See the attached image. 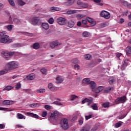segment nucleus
<instances>
[{
  "mask_svg": "<svg viewBox=\"0 0 131 131\" xmlns=\"http://www.w3.org/2000/svg\"><path fill=\"white\" fill-rule=\"evenodd\" d=\"M19 64L16 61H11L7 63L5 66L6 68H7L8 70H14L16 68H18Z\"/></svg>",
  "mask_w": 131,
  "mask_h": 131,
  "instance_id": "f257e3e1",
  "label": "nucleus"
},
{
  "mask_svg": "<svg viewBox=\"0 0 131 131\" xmlns=\"http://www.w3.org/2000/svg\"><path fill=\"white\" fill-rule=\"evenodd\" d=\"M60 127L62 129L66 130L69 128V124H68V119L66 118L62 119L60 122Z\"/></svg>",
  "mask_w": 131,
  "mask_h": 131,
  "instance_id": "f03ea898",
  "label": "nucleus"
},
{
  "mask_svg": "<svg viewBox=\"0 0 131 131\" xmlns=\"http://www.w3.org/2000/svg\"><path fill=\"white\" fill-rule=\"evenodd\" d=\"M59 112L58 111H54L53 113H51V115L48 117V120L50 121L51 122H53L56 119V118H57L59 117Z\"/></svg>",
  "mask_w": 131,
  "mask_h": 131,
  "instance_id": "7ed1b4c3",
  "label": "nucleus"
},
{
  "mask_svg": "<svg viewBox=\"0 0 131 131\" xmlns=\"http://www.w3.org/2000/svg\"><path fill=\"white\" fill-rule=\"evenodd\" d=\"M14 54H15L14 52H9L7 51L2 52V54L4 55V58H5L6 60H10L11 56H13Z\"/></svg>",
  "mask_w": 131,
  "mask_h": 131,
  "instance_id": "20e7f679",
  "label": "nucleus"
},
{
  "mask_svg": "<svg viewBox=\"0 0 131 131\" xmlns=\"http://www.w3.org/2000/svg\"><path fill=\"white\" fill-rule=\"evenodd\" d=\"M12 40V39H10V37L8 35L0 38V42L2 43H11Z\"/></svg>",
  "mask_w": 131,
  "mask_h": 131,
  "instance_id": "39448f33",
  "label": "nucleus"
},
{
  "mask_svg": "<svg viewBox=\"0 0 131 131\" xmlns=\"http://www.w3.org/2000/svg\"><path fill=\"white\" fill-rule=\"evenodd\" d=\"M100 16L103 17L105 19H109L111 17L110 13L105 10H103L100 12Z\"/></svg>",
  "mask_w": 131,
  "mask_h": 131,
  "instance_id": "423d86ee",
  "label": "nucleus"
},
{
  "mask_svg": "<svg viewBox=\"0 0 131 131\" xmlns=\"http://www.w3.org/2000/svg\"><path fill=\"white\" fill-rule=\"evenodd\" d=\"M127 98L126 96H123L120 98H118L116 100V103L119 104V103H125L127 100Z\"/></svg>",
  "mask_w": 131,
  "mask_h": 131,
  "instance_id": "0eeeda50",
  "label": "nucleus"
},
{
  "mask_svg": "<svg viewBox=\"0 0 131 131\" xmlns=\"http://www.w3.org/2000/svg\"><path fill=\"white\" fill-rule=\"evenodd\" d=\"M58 24L59 25H65L66 24V21L67 19L65 17H59L56 20Z\"/></svg>",
  "mask_w": 131,
  "mask_h": 131,
  "instance_id": "6e6552de",
  "label": "nucleus"
},
{
  "mask_svg": "<svg viewBox=\"0 0 131 131\" xmlns=\"http://www.w3.org/2000/svg\"><path fill=\"white\" fill-rule=\"evenodd\" d=\"M39 22H40L39 18L37 17H34L32 18L31 23L32 25L36 26L39 24Z\"/></svg>",
  "mask_w": 131,
  "mask_h": 131,
  "instance_id": "1a4fd4ad",
  "label": "nucleus"
},
{
  "mask_svg": "<svg viewBox=\"0 0 131 131\" xmlns=\"http://www.w3.org/2000/svg\"><path fill=\"white\" fill-rule=\"evenodd\" d=\"M129 63V60L127 59H125L122 62V64L120 65V69L121 70H124L125 68L128 66Z\"/></svg>",
  "mask_w": 131,
  "mask_h": 131,
  "instance_id": "9d476101",
  "label": "nucleus"
},
{
  "mask_svg": "<svg viewBox=\"0 0 131 131\" xmlns=\"http://www.w3.org/2000/svg\"><path fill=\"white\" fill-rule=\"evenodd\" d=\"M61 45H62V43H59L58 41H54L49 43V46L51 49H55V47H58V46H61Z\"/></svg>",
  "mask_w": 131,
  "mask_h": 131,
  "instance_id": "9b49d317",
  "label": "nucleus"
},
{
  "mask_svg": "<svg viewBox=\"0 0 131 131\" xmlns=\"http://www.w3.org/2000/svg\"><path fill=\"white\" fill-rule=\"evenodd\" d=\"M123 56L121 53H117L116 54V60L118 62L120 63L122 60L123 59Z\"/></svg>",
  "mask_w": 131,
  "mask_h": 131,
  "instance_id": "f8f14e48",
  "label": "nucleus"
},
{
  "mask_svg": "<svg viewBox=\"0 0 131 131\" xmlns=\"http://www.w3.org/2000/svg\"><path fill=\"white\" fill-rule=\"evenodd\" d=\"M104 90V86H99L97 88H95V90H94L95 93L96 94H99V93H101L103 90Z\"/></svg>",
  "mask_w": 131,
  "mask_h": 131,
  "instance_id": "ddd939ff",
  "label": "nucleus"
},
{
  "mask_svg": "<svg viewBox=\"0 0 131 131\" xmlns=\"http://www.w3.org/2000/svg\"><path fill=\"white\" fill-rule=\"evenodd\" d=\"M67 25V27H69V28H72L74 25H75V23H74V21L70 20L68 21Z\"/></svg>",
  "mask_w": 131,
  "mask_h": 131,
  "instance_id": "4468645a",
  "label": "nucleus"
},
{
  "mask_svg": "<svg viewBox=\"0 0 131 131\" xmlns=\"http://www.w3.org/2000/svg\"><path fill=\"white\" fill-rule=\"evenodd\" d=\"M89 84L91 90H92L93 92H94L96 89V86H97V84H96L95 81H91V82Z\"/></svg>",
  "mask_w": 131,
  "mask_h": 131,
  "instance_id": "2eb2a0df",
  "label": "nucleus"
},
{
  "mask_svg": "<svg viewBox=\"0 0 131 131\" xmlns=\"http://www.w3.org/2000/svg\"><path fill=\"white\" fill-rule=\"evenodd\" d=\"M26 115L27 116H30L31 117H33L34 118H38L39 117L38 115L30 112L26 113Z\"/></svg>",
  "mask_w": 131,
  "mask_h": 131,
  "instance_id": "dca6fc26",
  "label": "nucleus"
},
{
  "mask_svg": "<svg viewBox=\"0 0 131 131\" xmlns=\"http://www.w3.org/2000/svg\"><path fill=\"white\" fill-rule=\"evenodd\" d=\"M129 43L131 44V39L129 40ZM126 53L127 56L131 55V46H128L126 47Z\"/></svg>",
  "mask_w": 131,
  "mask_h": 131,
  "instance_id": "f3484780",
  "label": "nucleus"
},
{
  "mask_svg": "<svg viewBox=\"0 0 131 131\" xmlns=\"http://www.w3.org/2000/svg\"><path fill=\"white\" fill-rule=\"evenodd\" d=\"M85 103H88V105H91V104L93 103V99H89L88 98H85L82 101V104H84Z\"/></svg>",
  "mask_w": 131,
  "mask_h": 131,
  "instance_id": "a211bd4d",
  "label": "nucleus"
},
{
  "mask_svg": "<svg viewBox=\"0 0 131 131\" xmlns=\"http://www.w3.org/2000/svg\"><path fill=\"white\" fill-rule=\"evenodd\" d=\"M41 27L43 28V29H45V30H48V29L50 28V26L49 25V24L48 23H42Z\"/></svg>",
  "mask_w": 131,
  "mask_h": 131,
  "instance_id": "6ab92c4d",
  "label": "nucleus"
},
{
  "mask_svg": "<svg viewBox=\"0 0 131 131\" xmlns=\"http://www.w3.org/2000/svg\"><path fill=\"white\" fill-rule=\"evenodd\" d=\"M35 78V75L34 74H30L29 75L27 76V79L28 80H33Z\"/></svg>",
  "mask_w": 131,
  "mask_h": 131,
  "instance_id": "aec40b11",
  "label": "nucleus"
},
{
  "mask_svg": "<svg viewBox=\"0 0 131 131\" xmlns=\"http://www.w3.org/2000/svg\"><path fill=\"white\" fill-rule=\"evenodd\" d=\"M50 12H56V11H61V8L58 7H52L49 9Z\"/></svg>",
  "mask_w": 131,
  "mask_h": 131,
  "instance_id": "412c9836",
  "label": "nucleus"
},
{
  "mask_svg": "<svg viewBox=\"0 0 131 131\" xmlns=\"http://www.w3.org/2000/svg\"><path fill=\"white\" fill-rule=\"evenodd\" d=\"M91 81H91L90 78H84L82 81V83H84V84H90V83H91Z\"/></svg>",
  "mask_w": 131,
  "mask_h": 131,
  "instance_id": "4be33fe9",
  "label": "nucleus"
},
{
  "mask_svg": "<svg viewBox=\"0 0 131 131\" xmlns=\"http://www.w3.org/2000/svg\"><path fill=\"white\" fill-rule=\"evenodd\" d=\"M91 129V126H90L89 125H86L85 126H84L80 131H90Z\"/></svg>",
  "mask_w": 131,
  "mask_h": 131,
  "instance_id": "5701e85b",
  "label": "nucleus"
},
{
  "mask_svg": "<svg viewBox=\"0 0 131 131\" xmlns=\"http://www.w3.org/2000/svg\"><path fill=\"white\" fill-rule=\"evenodd\" d=\"M9 71V69L8 68H6L5 67V68L1 71H0V76L1 75H4V74H6V73H8Z\"/></svg>",
  "mask_w": 131,
  "mask_h": 131,
  "instance_id": "b1692460",
  "label": "nucleus"
},
{
  "mask_svg": "<svg viewBox=\"0 0 131 131\" xmlns=\"http://www.w3.org/2000/svg\"><path fill=\"white\" fill-rule=\"evenodd\" d=\"M56 83H62L63 82V78L62 77L59 76L56 78Z\"/></svg>",
  "mask_w": 131,
  "mask_h": 131,
  "instance_id": "393cba45",
  "label": "nucleus"
},
{
  "mask_svg": "<svg viewBox=\"0 0 131 131\" xmlns=\"http://www.w3.org/2000/svg\"><path fill=\"white\" fill-rule=\"evenodd\" d=\"M18 119H26V117L21 114L18 113L16 116Z\"/></svg>",
  "mask_w": 131,
  "mask_h": 131,
  "instance_id": "a878e982",
  "label": "nucleus"
},
{
  "mask_svg": "<svg viewBox=\"0 0 131 131\" xmlns=\"http://www.w3.org/2000/svg\"><path fill=\"white\" fill-rule=\"evenodd\" d=\"M14 102L13 101L10 100H4L3 101L4 105H12Z\"/></svg>",
  "mask_w": 131,
  "mask_h": 131,
  "instance_id": "bb28decb",
  "label": "nucleus"
},
{
  "mask_svg": "<svg viewBox=\"0 0 131 131\" xmlns=\"http://www.w3.org/2000/svg\"><path fill=\"white\" fill-rule=\"evenodd\" d=\"M40 47V45H39V43L38 42H36L33 45V49H34L35 50H37L38 49H39Z\"/></svg>",
  "mask_w": 131,
  "mask_h": 131,
  "instance_id": "cd10ccee",
  "label": "nucleus"
},
{
  "mask_svg": "<svg viewBox=\"0 0 131 131\" xmlns=\"http://www.w3.org/2000/svg\"><path fill=\"white\" fill-rule=\"evenodd\" d=\"M6 27L8 31H12V30H13V28H14V25H8L7 26H6Z\"/></svg>",
  "mask_w": 131,
  "mask_h": 131,
  "instance_id": "c85d7f7f",
  "label": "nucleus"
},
{
  "mask_svg": "<svg viewBox=\"0 0 131 131\" xmlns=\"http://www.w3.org/2000/svg\"><path fill=\"white\" fill-rule=\"evenodd\" d=\"M77 12H78V10H69L67 11V13L68 14V15H72V14H75L77 13Z\"/></svg>",
  "mask_w": 131,
  "mask_h": 131,
  "instance_id": "c756f323",
  "label": "nucleus"
},
{
  "mask_svg": "<svg viewBox=\"0 0 131 131\" xmlns=\"http://www.w3.org/2000/svg\"><path fill=\"white\" fill-rule=\"evenodd\" d=\"M113 89L112 87H107L106 88L104 91H103V93H104V94H108V93L110 92V91H111V90Z\"/></svg>",
  "mask_w": 131,
  "mask_h": 131,
  "instance_id": "7c9ffc66",
  "label": "nucleus"
},
{
  "mask_svg": "<svg viewBox=\"0 0 131 131\" xmlns=\"http://www.w3.org/2000/svg\"><path fill=\"white\" fill-rule=\"evenodd\" d=\"M88 7H89V5L88 4V3H82L80 8H79V9H85V8H88Z\"/></svg>",
  "mask_w": 131,
  "mask_h": 131,
  "instance_id": "2f4dec72",
  "label": "nucleus"
},
{
  "mask_svg": "<svg viewBox=\"0 0 131 131\" xmlns=\"http://www.w3.org/2000/svg\"><path fill=\"white\" fill-rule=\"evenodd\" d=\"M36 93L38 94H43V93H46V89H40L36 90Z\"/></svg>",
  "mask_w": 131,
  "mask_h": 131,
  "instance_id": "473e14b6",
  "label": "nucleus"
},
{
  "mask_svg": "<svg viewBox=\"0 0 131 131\" xmlns=\"http://www.w3.org/2000/svg\"><path fill=\"white\" fill-rule=\"evenodd\" d=\"M74 3V0H67V2L66 3V6H70Z\"/></svg>",
  "mask_w": 131,
  "mask_h": 131,
  "instance_id": "72a5a7b5",
  "label": "nucleus"
},
{
  "mask_svg": "<svg viewBox=\"0 0 131 131\" xmlns=\"http://www.w3.org/2000/svg\"><path fill=\"white\" fill-rule=\"evenodd\" d=\"M7 32L6 31H3L2 32H0V39L3 38V37H5V36H7Z\"/></svg>",
  "mask_w": 131,
  "mask_h": 131,
  "instance_id": "f704fd0d",
  "label": "nucleus"
},
{
  "mask_svg": "<svg viewBox=\"0 0 131 131\" xmlns=\"http://www.w3.org/2000/svg\"><path fill=\"white\" fill-rule=\"evenodd\" d=\"M17 4L19 5V6H24V5H26V3L24 2L22 0H17Z\"/></svg>",
  "mask_w": 131,
  "mask_h": 131,
  "instance_id": "c9c22d12",
  "label": "nucleus"
},
{
  "mask_svg": "<svg viewBox=\"0 0 131 131\" xmlns=\"http://www.w3.org/2000/svg\"><path fill=\"white\" fill-rule=\"evenodd\" d=\"M78 98V96H76L75 95H72L70 96V100L71 101H74V100H76Z\"/></svg>",
  "mask_w": 131,
  "mask_h": 131,
  "instance_id": "e433bc0d",
  "label": "nucleus"
},
{
  "mask_svg": "<svg viewBox=\"0 0 131 131\" xmlns=\"http://www.w3.org/2000/svg\"><path fill=\"white\" fill-rule=\"evenodd\" d=\"M9 5L11 6V7H15V2H14V0H7Z\"/></svg>",
  "mask_w": 131,
  "mask_h": 131,
  "instance_id": "4c0bfd02",
  "label": "nucleus"
},
{
  "mask_svg": "<svg viewBox=\"0 0 131 131\" xmlns=\"http://www.w3.org/2000/svg\"><path fill=\"white\" fill-rule=\"evenodd\" d=\"M84 58L85 60H91V59H92V55L86 54L84 56Z\"/></svg>",
  "mask_w": 131,
  "mask_h": 131,
  "instance_id": "58836bf2",
  "label": "nucleus"
},
{
  "mask_svg": "<svg viewBox=\"0 0 131 131\" xmlns=\"http://www.w3.org/2000/svg\"><path fill=\"white\" fill-rule=\"evenodd\" d=\"M101 0H93L94 3H96V4H98V5L102 7V6H103V3H101Z\"/></svg>",
  "mask_w": 131,
  "mask_h": 131,
  "instance_id": "ea45409f",
  "label": "nucleus"
},
{
  "mask_svg": "<svg viewBox=\"0 0 131 131\" xmlns=\"http://www.w3.org/2000/svg\"><path fill=\"white\" fill-rule=\"evenodd\" d=\"M82 36H83V37H88V36H90V33L88 32H84L82 33Z\"/></svg>",
  "mask_w": 131,
  "mask_h": 131,
  "instance_id": "a19ab883",
  "label": "nucleus"
},
{
  "mask_svg": "<svg viewBox=\"0 0 131 131\" xmlns=\"http://www.w3.org/2000/svg\"><path fill=\"white\" fill-rule=\"evenodd\" d=\"M12 89H13V87H12V86H7L3 89V91H11Z\"/></svg>",
  "mask_w": 131,
  "mask_h": 131,
  "instance_id": "79ce46f5",
  "label": "nucleus"
},
{
  "mask_svg": "<svg viewBox=\"0 0 131 131\" xmlns=\"http://www.w3.org/2000/svg\"><path fill=\"white\" fill-rule=\"evenodd\" d=\"M40 72L42 74H44V75H47V72H48V70L46 69H42L40 70Z\"/></svg>",
  "mask_w": 131,
  "mask_h": 131,
  "instance_id": "37998d69",
  "label": "nucleus"
},
{
  "mask_svg": "<svg viewBox=\"0 0 131 131\" xmlns=\"http://www.w3.org/2000/svg\"><path fill=\"white\" fill-rule=\"evenodd\" d=\"M13 22L15 24H20V23H21V21H20L18 18H14L13 19Z\"/></svg>",
  "mask_w": 131,
  "mask_h": 131,
  "instance_id": "c03bdc74",
  "label": "nucleus"
},
{
  "mask_svg": "<svg viewBox=\"0 0 131 131\" xmlns=\"http://www.w3.org/2000/svg\"><path fill=\"white\" fill-rule=\"evenodd\" d=\"M110 105V103L109 102H104L103 103V104H102L103 107H104V108H108V107H109V105Z\"/></svg>",
  "mask_w": 131,
  "mask_h": 131,
  "instance_id": "a18cd8bd",
  "label": "nucleus"
},
{
  "mask_svg": "<svg viewBox=\"0 0 131 131\" xmlns=\"http://www.w3.org/2000/svg\"><path fill=\"white\" fill-rule=\"evenodd\" d=\"M122 124V122L120 121L118 123H116V124H115V127L116 128H119L120 127Z\"/></svg>",
  "mask_w": 131,
  "mask_h": 131,
  "instance_id": "49530a36",
  "label": "nucleus"
},
{
  "mask_svg": "<svg viewBox=\"0 0 131 131\" xmlns=\"http://www.w3.org/2000/svg\"><path fill=\"white\" fill-rule=\"evenodd\" d=\"M91 107L93 110H98V106L96 103H94L91 105Z\"/></svg>",
  "mask_w": 131,
  "mask_h": 131,
  "instance_id": "de8ad7c7",
  "label": "nucleus"
},
{
  "mask_svg": "<svg viewBox=\"0 0 131 131\" xmlns=\"http://www.w3.org/2000/svg\"><path fill=\"white\" fill-rule=\"evenodd\" d=\"M77 18L78 20H80L81 19H82V18H84V15L78 14L77 15Z\"/></svg>",
  "mask_w": 131,
  "mask_h": 131,
  "instance_id": "09e8293b",
  "label": "nucleus"
},
{
  "mask_svg": "<svg viewBox=\"0 0 131 131\" xmlns=\"http://www.w3.org/2000/svg\"><path fill=\"white\" fill-rule=\"evenodd\" d=\"M15 88L16 90H19V89H20V88H21V83L20 82L17 83L15 85Z\"/></svg>",
  "mask_w": 131,
  "mask_h": 131,
  "instance_id": "8fccbe9b",
  "label": "nucleus"
},
{
  "mask_svg": "<svg viewBox=\"0 0 131 131\" xmlns=\"http://www.w3.org/2000/svg\"><path fill=\"white\" fill-rule=\"evenodd\" d=\"M22 33L23 34H24L25 35H27V36H32V35H33L32 34H31L30 33L26 32H22Z\"/></svg>",
  "mask_w": 131,
  "mask_h": 131,
  "instance_id": "3c124183",
  "label": "nucleus"
},
{
  "mask_svg": "<svg viewBox=\"0 0 131 131\" xmlns=\"http://www.w3.org/2000/svg\"><path fill=\"white\" fill-rule=\"evenodd\" d=\"M48 22L49 24H53L54 23V18L53 17L49 18Z\"/></svg>",
  "mask_w": 131,
  "mask_h": 131,
  "instance_id": "603ef678",
  "label": "nucleus"
},
{
  "mask_svg": "<svg viewBox=\"0 0 131 131\" xmlns=\"http://www.w3.org/2000/svg\"><path fill=\"white\" fill-rule=\"evenodd\" d=\"M115 81V79L111 78L110 79L108 82H109L110 84H113V83H114Z\"/></svg>",
  "mask_w": 131,
  "mask_h": 131,
  "instance_id": "864d4df0",
  "label": "nucleus"
},
{
  "mask_svg": "<svg viewBox=\"0 0 131 131\" xmlns=\"http://www.w3.org/2000/svg\"><path fill=\"white\" fill-rule=\"evenodd\" d=\"M92 116H93L92 114H90L88 116H85V120H89V119H90V118H92Z\"/></svg>",
  "mask_w": 131,
  "mask_h": 131,
  "instance_id": "5fc2aeb1",
  "label": "nucleus"
},
{
  "mask_svg": "<svg viewBox=\"0 0 131 131\" xmlns=\"http://www.w3.org/2000/svg\"><path fill=\"white\" fill-rule=\"evenodd\" d=\"M30 107L31 108H35V107H37V103H32L30 104Z\"/></svg>",
  "mask_w": 131,
  "mask_h": 131,
  "instance_id": "6e6d98bb",
  "label": "nucleus"
},
{
  "mask_svg": "<svg viewBox=\"0 0 131 131\" xmlns=\"http://www.w3.org/2000/svg\"><path fill=\"white\" fill-rule=\"evenodd\" d=\"M86 20L88 22H89V23H93V22H94V19L90 17H88Z\"/></svg>",
  "mask_w": 131,
  "mask_h": 131,
  "instance_id": "4d7b16f0",
  "label": "nucleus"
},
{
  "mask_svg": "<svg viewBox=\"0 0 131 131\" xmlns=\"http://www.w3.org/2000/svg\"><path fill=\"white\" fill-rule=\"evenodd\" d=\"M47 114H48V113L47 112V111H43L42 112L41 116L42 117H46Z\"/></svg>",
  "mask_w": 131,
  "mask_h": 131,
  "instance_id": "13d9d810",
  "label": "nucleus"
},
{
  "mask_svg": "<svg viewBox=\"0 0 131 131\" xmlns=\"http://www.w3.org/2000/svg\"><path fill=\"white\" fill-rule=\"evenodd\" d=\"M122 4L123 5H124L125 7H128L129 5V4L126 1H123L122 2Z\"/></svg>",
  "mask_w": 131,
  "mask_h": 131,
  "instance_id": "bf43d9fd",
  "label": "nucleus"
},
{
  "mask_svg": "<svg viewBox=\"0 0 131 131\" xmlns=\"http://www.w3.org/2000/svg\"><path fill=\"white\" fill-rule=\"evenodd\" d=\"M108 25H109L108 23H104L101 24V27H106V26H108Z\"/></svg>",
  "mask_w": 131,
  "mask_h": 131,
  "instance_id": "052dcab7",
  "label": "nucleus"
},
{
  "mask_svg": "<svg viewBox=\"0 0 131 131\" xmlns=\"http://www.w3.org/2000/svg\"><path fill=\"white\" fill-rule=\"evenodd\" d=\"M45 109H46V110H51V106L50 105H45Z\"/></svg>",
  "mask_w": 131,
  "mask_h": 131,
  "instance_id": "680f3d73",
  "label": "nucleus"
},
{
  "mask_svg": "<svg viewBox=\"0 0 131 131\" xmlns=\"http://www.w3.org/2000/svg\"><path fill=\"white\" fill-rule=\"evenodd\" d=\"M82 23L84 25H86L88 24V20L87 19H83L82 20Z\"/></svg>",
  "mask_w": 131,
  "mask_h": 131,
  "instance_id": "e2e57ef3",
  "label": "nucleus"
},
{
  "mask_svg": "<svg viewBox=\"0 0 131 131\" xmlns=\"http://www.w3.org/2000/svg\"><path fill=\"white\" fill-rule=\"evenodd\" d=\"M48 88L50 90H52V89H53V84H52V83H50L48 85Z\"/></svg>",
  "mask_w": 131,
  "mask_h": 131,
  "instance_id": "0e129e2a",
  "label": "nucleus"
},
{
  "mask_svg": "<svg viewBox=\"0 0 131 131\" xmlns=\"http://www.w3.org/2000/svg\"><path fill=\"white\" fill-rule=\"evenodd\" d=\"M97 129H98V126H95L94 127H93L91 131H96L97 130Z\"/></svg>",
  "mask_w": 131,
  "mask_h": 131,
  "instance_id": "69168bd1",
  "label": "nucleus"
},
{
  "mask_svg": "<svg viewBox=\"0 0 131 131\" xmlns=\"http://www.w3.org/2000/svg\"><path fill=\"white\" fill-rule=\"evenodd\" d=\"M75 69H77V70H79L80 67L78 64H75L74 66Z\"/></svg>",
  "mask_w": 131,
  "mask_h": 131,
  "instance_id": "338daca9",
  "label": "nucleus"
},
{
  "mask_svg": "<svg viewBox=\"0 0 131 131\" xmlns=\"http://www.w3.org/2000/svg\"><path fill=\"white\" fill-rule=\"evenodd\" d=\"M77 5H78V6H80V7H81L82 3L81 2V1L78 0L77 2Z\"/></svg>",
  "mask_w": 131,
  "mask_h": 131,
  "instance_id": "774afa93",
  "label": "nucleus"
}]
</instances>
